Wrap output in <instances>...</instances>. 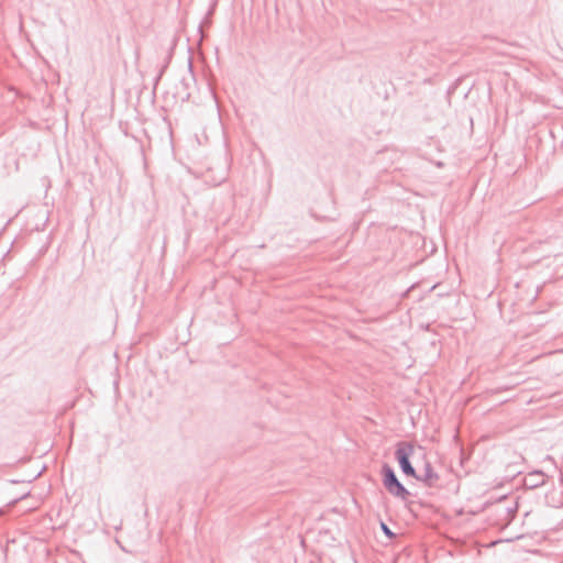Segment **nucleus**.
Segmentation results:
<instances>
[{"mask_svg":"<svg viewBox=\"0 0 563 563\" xmlns=\"http://www.w3.org/2000/svg\"><path fill=\"white\" fill-rule=\"evenodd\" d=\"M382 482L385 489L396 498L406 501L411 493L398 479L395 470L388 464L383 463L380 467Z\"/></svg>","mask_w":563,"mask_h":563,"instance_id":"f257e3e1","label":"nucleus"},{"mask_svg":"<svg viewBox=\"0 0 563 563\" xmlns=\"http://www.w3.org/2000/svg\"><path fill=\"white\" fill-rule=\"evenodd\" d=\"M415 452V444L409 441H398L396 443L395 459L399 468L407 477L418 478V473L411 464L410 457Z\"/></svg>","mask_w":563,"mask_h":563,"instance_id":"f03ea898","label":"nucleus"},{"mask_svg":"<svg viewBox=\"0 0 563 563\" xmlns=\"http://www.w3.org/2000/svg\"><path fill=\"white\" fill-rule=\"evenodd\" d=\"M507 498V495H503L496 499L495 504L497 505V512L504 515L503 520L510 523L517 514L518 504L516 503L514 506L506 505Z\"/></svg>","mask_w":563,"mask_h":563,"instance_id":"7ed1b4c3","label":"nucleus"},{"mask_svg":"<svg viewBox=\"0 0 563 563\" xmlns=\"http://www.w3.org/2000/svg\"><path fill=\"white\" fill-rule=\"evenodd\" d=\"M196 74L197 73H186L178 79V84L176 85V95H185L186 98L190 97V87L196 85Z\"/></svg>","mask_w":563,"mask_h":563,"instance_id":"20e7f679","label":"nucleus"},{"mask_svg":"<svg viewBox=\"0 0 563 563\" xmlns=\"http://www.w3.org/2000/svg\"><path fill=\"white\" fill-rule=\"evenodd\" d=\"M547 482V475L542 471H533L527 474L523 478V485L528 489L541 487Z\"/></svg>","mask_w":563,"mask_h":563,"instance_id":"39448f33","label":"nucleus"},{"mask_svg":"<svg viewBox=\"0 0 563 563\" xmlns=\"http://www.w3.org/2000/svg\"><path fill=\"white\" fill-rule=\"evenodd\" d=\"M439 474L433 470L431 463L429 461L424 462V471L423 474H418V482L423 483L428 487H432L439 481Z\"/></svg>","mask_w":563,"mask_h":563,"instance_id":"423d86ee","label":"nucleus"},{"mask_svg":"<svg viewBox=\"0 0 563 563\" xmlns=\"http://www.w3.org/2000/svg\"><path fill=\"white\" fill-rule=\"evenodd\" d=\"M382 532L389 539L393 540L396 538V533L391 531V529L388 527V525L384 521H380L379 523Z\"/></svg>","mask_w":563,"mask_h":563,"instance_id":"0eeeda50","label":"nucleus"},{"mask_svg":"<svg viewBox=\"0 0 563 563\" xmlns=\"http://www.w3.org/2000/svg\"><path fill=\"white\" fill-rule=\"evenodd\" d=\"M203 79L207 80V84L208 86H211L212 85V81H213V73H206V71H202V73H199Z\"/></svg>","mask_w":563,"mask_h":563,"instance_id":"6e6552de","label":"nucleus"},{"mask_svg":"<svg viewBox=\"0 0 563 563\" xmlns=\"http://www.w3.org/2000/svg\"><path fill=\"white\" fill-rule=\"evenodd\" d=\"M163 74H164L163 71H159V73H157V75L154 77V79H153V80H154V88L156 87V85H157L158 80L162 78Z\"/></svg>","mask_w":563,"mask_h":563,"instance_id":"1a4fd4ad","label":"nucleus"},{"mask_svg":"<svg viewBox=\"0 0 563 563\" xmlns=\"http://www.w3.org/2000/svg\"><path fill=\"white\" fill-rule=\"evenodd\" d=\"M187 66H188V69L191 70L192 69V65H191V60L190 58H188L187 60Z\"/></svg>","mask_w":563,"mask_h":563,"instance_id":"9d476101","label":"nucleus"},{"mask_svg":"<svg viewBox=\"0 0 563 563\" xmlns=\"http://www.w3.org/2000/svg\"><path fill=\"white\" fill-rule=\"evenodd\" d=\"M11 484H16V483H21L22 481H18V479H11L9 481Z\"/></svg>","mask_w":563,"mask_h":563,"instance_id":"9b49d317","label":"nucleus"}]
</instances>
